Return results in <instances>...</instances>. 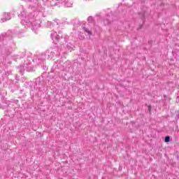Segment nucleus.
Segmentation results:
<instances>
[{
    "label": "nucleus",
    "mask_w": 179,
    "mask_h": 179,
    "mask_svg": "<svg viewBox=\"0 0 179 179\" xmlns=\"http://www.w3.org/2000/svg\"><path fill=\"white\" fill-rule=\"evenodd\" d=\"M12 16L10 15V13H5L1 18V22L5 23V22H8V20H10Z\"/></svg>",
    "instance_id": "obj_6"
},
{
    "label": "nucleus",
    "mask_w": 179,
    "mask_h": 179,
    "mask_svg": "<svg viewBox=\"0 0 179 179\" xmlns=\"http://www.w3.org/2000/svg\"><path fill=\"white\" fill-rule=\"evenodd\" d=\"M55 55L53 52H50V49L47 50L45 53V57L47 59H52Z\"/></svg>",
    "instance_id": "obj_9"
},
{
    "label": "nucleus",
    "mask_w": 179,
    "mask_h": 179,
    "mask_svg": "<svg viewBox=\"0 0 179 179\" xmlns=\"http://www.w3.org/2000/svg\"><path fill=\"white\" fill-rule=\"evenodd\" d=\"M86 1H90V0H86Z\"/></svg>",
    "instance_id": "obj_19"
},
{
    "label": "nucleus",
    "mask_w": 179,
    "mask_h": 179,
    "mask_svg": "<svg viewBox=\"0 0 179 179\" xmlns=\"http://www.w3.org/2000/svg\"><path fill=\"white\" fill-rule=\"evenodd\" d=\"M165 142L168 143L170 141V136H166L164 139Z\"/></svg>",
    "instance_id": "obj_14"
},
{
    "label": "nucleus",
    "mask_w": 179,
    "mask_h": 179,
    "mask_svg": "<svg viewBox=\"0 0 179 179\" xmlns=\"http://www.w3.org/2000/svg\"><path fill=\"white\" fill-rule=\"evenodd\" d=\"M5 48L6 51L12 52L13 50H15V43L12 41L8 42Z\"/></svg>",
    "instance_id": "obj_8"
},
{
    "label": "nucleus",
    "mask_w": 179,
    "mask_h": 179,
    "mask_svg": "<svg viewBox=\"0 0 179 179\" xmlns=\"http://www.w3.org/2000/svg\"><path fill=\"white\" fill-rule=\"evenodd\" d=\"M83 30H84V31H85V33H87V34L89 36H92V31H90L89 29H87V28L84 27Z\"/></svg>",
    "instance_id": "obj_13"
},
{
    "label": "nucleus",
    "mask_w": 179,
    "mask_h": 179,
    "mask_svg": "<svg viewBox=\"0 0 179 179\" xmlns=\"http://www.w3.org/2000/svg\"><path fill=\"white\" fill-rule=\"evenodd\" d=\"M88 23H93L94 22V18H93L92 16L88 17L87 18Z\"/></svg>",
    "instance_id": "obj_12"
},
{
    "label": "nucleus",
    "mask_w": 179,
    "mask_h": 179,
    "mask_svg": "<svg viewBox=\"0 0 179 179\" xmlns=\"http://www.w3.org/2000/svg\"><path fill=\"white\" fill-rule=\"evenodd\" d=\"M25 2H31L30 6L33 11L30 13L26 12L24 6H20L18 10L20 14L19 17L21 19V24L25 27V29H31L32 31H36L37 29H40L41 24V20L38 17V12L43 10V7L38 2L39 0H23Z\"/></svg>",
    "instance_id": "obj_1"
},
{
    "label": "nucleus",
    "mask_w": 179,
    "mask_h": 179,
    "mask_svg": "<svg viewBox=\"0 0 179 179\" xmlns=\"http://www.w3.org/2000/svg\"><path fill=\"white\" fill-rule=\"evenodd\" d=\"M43 2H44V3H46V5H48V6H52V5H51L52 0H42Z\"/></svg>",
    "instance_id": "obj_11"
},
{
    "label": "nucleus",
    "mask_w": 179,
    "mask_h": 179,
    "mask_svg": "<svg viewBox=\"0 0 179 179\" xmlns=\"http://www.w3.org/2000/svg\"><path fill=\"white\" fill-rule=\"evenodd\" d=\"M148 110H149V111H150V106H149Z\"/></svg>",
    "instance_id": "obj_17"
},
{
    "label": "nucleus",
    "mask_w": 179,
    "mask_h": 179,
    "mask_svg": "<svg viewBox=\"0 0 179 179\" xmlns=\"http://www.w3.org/2000/svg\"><path fill=\"white\" fill-rule=\"evenodd\" d=\"M45 26L47 27H49L50 29H57L58 28V26H59V20L58 19H56L55 20H53V22H51V21H47L45 23Z\"/></svg>",
    "instance_id": "obj_5"
},
{
    "label": "nucleus",
    "mask_w": 179,
    "mask_h": 179,
    "mask_svg": "<svg viewBox=\"0 0 179 179\" xmlns=\"http://www.w3.org/2000/svg\"><path fill=\"white\" fill-rule=\"evenodd\" d=\"M31 57H27V61L24 62V65L20 66V72L23 73L24 72V71H30V70L31 69Z\"/></svg>",
    "instance_id": "obj_3"
},
{
    "label": "nucleus",
    "mask_w": 179,
    "mask_h": 179,
    "mask_svg": "<svg viewBox=\"0 0 179 179\" xmlns=\"http://www.w3.org/2000/svg\"><path fill=\"white\" fill-rule=\"evenodd\" d=\"M62 36H63V34H62V31H59L58 33H57V31H51L50 37L52 41H54V43H58L59 40L62 38Z\"/></svg>",
    "instance_id": "obj_4"
},
{
    "label": "nucleus",
    "mask_w": 179,
    "mask_h": 179,
    "mask_svg": "<svg viewBox=\"0 0 179 179\" xmlns=\"http://www.w3.org/2000/svg\"><path fill=\"white\" fill-rule=\"evenodd\" d=\"M6 40V37H5V36H3V35H1L0 36V40Z\"/></svg>",
    "instance_id": "obj_15"
},
{
    "label": "nucleus",
    "mask_w": 179,
    "mask_h": 179,
    "mask_svg": "<svg viewBox=\"0 0 179 179\" xmlns=\"http://www.w3.org/2000/svg\"><path fill=\"white\" fill-rule=\"evenodd\" d=\"M50 52H53L55 56H58L61 54V49L59 47L55 45L53 48L50 49Z\"/></svg>",
    "instance_id": "obj_7"
},
{
    "label": "nucleus",
    "mask_w": 179,
    "mask_h": 179,
    "mask_svg": "<svg viewBox=\"0 0 179 179\" xmlns=\"http://www.w3.org/2000/svg\"><path fill=\"white\" fill-rule=\"evenodd\" d=\"M52 6H64V8H72L73 3L71 0H52Z\"/></svg>",
    "instance_id": "obj_2"
},
{
    "label": "nucleus",
    "mask_w": 179,
    "mask_h": 179,
    "mask_svg": "<svg viewBox=\"0 0 179 179\" xmlns=\"http://www.w3.org/2000/svg\"><path fill=\"white\" fill-rule=\"evenodd\" d=\"M145 17V13L143 14L141 18L143 19Z\"/></svg>",
    "instance_id": "obj_16"
},
{
    "label": "nucleus",
    "mask_w": 179,
    "mask_h": 179,
    "mask_svg": "<svg viewBox=\"0 0 179 179\" xmlns=\"http://www.w3.org/2000/svg\"><path fill=\"white\" fill-rule=\"evenodd\" d=\"M109 16L106 15V17H105L104 20H103V24L105 26H108V24H110V23H111V21L108 19Z\"/></svg>",
    "instance_id": "obj_10"
},
{
    "label": "nucleus",
    "mask_w": 179,
    "mask_h": 179,
    "mask_svg": "<svg viewBox=\"0 0 179 179\" xmlns=\"http://www.w3.org/2000/svg\"><path fill=\"white\" fill-rule=\"evenodd\" d=\"M164 97H166V95H164Z\"/></svg>",
    "instance_id": "obj_18"
}]
</instances>
